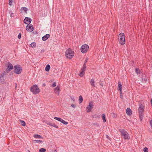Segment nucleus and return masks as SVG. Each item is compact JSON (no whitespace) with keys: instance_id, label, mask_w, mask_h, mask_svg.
Here are the masks:
<instances>
[{"instance_id":"nucleus-1","label":"nucleus","mask_w":152,"mask_h":152,"mask_svg":"<svg viewBox=\"0 0 152 152\" xmlns=\"http://www.w3.org/2000/svg\"><path fill=\"white\" fill-rule=\"evenodd\" d=\"M74 55V53L71 48H69L65 52V56L67 58L70 59L72 58Z\"/></svg>"},{"instance_id":"nucleus-2","label":"nucleus","mask_w":152,"mask_h":152,"mask_svg":"<svg viewBox=\"0 0 152 152\" xmlns=\"http://www.w3.org/2000/svg\"><path fill=\"white\" fill-rule=\"evenodd\" d=\"M144 107L143 104H141L139 105V107L138 109V113L139 115V118L141 121H142L143 118V113L144 112Z\"/></svg>"},{"instance_id":"nucleus-3","label":"nucleus","mask_w":152,"mask_h":152,"mask_svg":"<svg viewBox=\"0 0 152 152\" xmlns=\"http://www.w3.org/2000/svg\"><path fill=\"white\" fill-rule=\"evenodd\" d=\"M5 71H4L1 74V77H4L10 71V62H8L5 64L4 66Z\"/></svg>"},{"instance_id":"nucleus-4","label":"nucleus","mask_w":152,"mask_h":152,"mask_svg":"<svg viewBox=\"0 0 152 152\" xmlns=\"http://www.w3.org/2000/svg\"><path fill=\"white\" fill-rule=\"evenodd\" d=\"M30 91L33 94H35L39 93L40 91V90L39 89L38 86L36 85H34L33 86L30 88Z\"/></svg>"},{"instance_id":"nucleus-5","label":"nucleus","mask_w":152,"mask_h":152,"mask_svg":"<svg viewBox=\"0 0 152 152\" xmlns=\"http://www.w3.org/2000/svg\"><path fill=\"white\" fill-rule=\"evenodd\" d=\"M118 41L121 45H124L125 43L124 34V33H120L118 35Z\"/></svg>"},{"instance_id":"nucleus-6","label":"nucleus","mask_w":152,"mask_h":152,"mask_svg":"<svg viewBox=\"0 0 152 152\" xmlns=\"http://www.w3.org/2000/svg\"><path fill=\"white\" fill-rule=\"evenodd\" d=\"M119 131L121 132L122 136L123 137L124 139H129V136L128 135V133L126 132L125 130L123 129H121L119 130Z\"/></svg>"},{"instance_id":"nucleus-7","label":"nucleus","mask_w":152,"mask_h":152,"mask_svg":"<svg viewBox=\"0 0 152 152\" xmlns=\"http://www.w3.org/2000/svg\"><path fill=\"white\" fill-rule=\"evenodd\" d=\"M22 70V68L19 65H16L14 66V72L17 74H20L21 73Z\"/></svg>"},{"instance_id":"nucleus-8","label":"nucleus","mask_w":152,"mask_h":152,"mask_svg":"<svg viewBox=\"0 0 152 152\" xmlns=\"http://www.w3.org/2000/svg\"><path fill=\"white\" fill-rule=\"evenodd\" d=\"M89 48L87 44L82 45L80 48V50L82 53H86Z\"/></svg>"},{"instance_id":"nucleus-9","label":"nucleus","mask_w":152,"mask_h":152,"mask_svg":"<svg viewBox=\"0 0 152 152\" xmlns=\"http://www.w3.org/2000/svg\"><path fill=\"white\" fill-rule=\"evenodd\" d=\"M26 30L28 31L32 32L33 31L34 27L33 25L32 24H27L26 26Z\"/></svg>"},{"instance_id":"nucleus-10","label":"nucleus","mask_w":152,"mask_h":152,"mask_svg":"<svg viewBox=\"0 0 152 152\" xmlns=\"http://www.w3.org/2000/svg\"><path fill=\"white\" fill-rule=\"evenodd\" d=\"M93 102H90L88 106L86 107V112L87 113L90 112L93 108Z\"/></svg>"},{"instance_id":"nucleus-11","label":"nucleus","mask_w":152,"mask_h":152,"mask_svg":"<svg viewBox=\"0 0 152 152\" xmlns=\"http://www.w3.org/2000/svg\"><path fill=\"white\" fill-rule=\"evenodd\" d=\"M31 19L29 18L26 17L24 20V23L26 24H29L31 22Z\"/></svg>"},{"instance_id":"nucleus-12","label":"nucleus","mask_w":152,"mask_h":152,"mask_svg":"<svg viewBox=\"0 0 152 152\" xmlns=\"http://www.w3.org/2000/svg\"><path fill=\"white\" fill-rule=\"evenodd\" d=\"M60 89V86H58L57 87L55 88L54 89V92L56 94L58 95H59V91Z\"/></svg>"},{"instance_id":"nucleus-13","label":"nucleus","mask_w":152,"mask_h":152,"mask_svg":"<svg viewBox=\"0 0 152 152\" xmlns=\"http://www.w3.org/2000/svg\"><path fill=\"white\" fill-rule=\"evenodd\" d=\"M85 69L82 68L81 69L80 72L79 74V76L80 77H83L85 74Z\"/></svg>"},{"instance_id":"nucleus-14","label":"nucleus","mask_w":152,"mask_h":152,"mask_svg":"<svg viewBox=\"0 0 152 152\" xmlns=\"http://www.w3.org/2000/svg\"><path fill=\"white\" fill-rule=\"evenodd\" d=\"M50 35L48 34H46L45 36H43L42 37V39L44 41L46 40L48 38L50 37Z\"/></svg>"},{"instance_id":"nucleus-15","label":"nucleus","mask_w":152,"mask_h":152,"mask_svg":"<svg viewBox=\"0 0 152 152\" xmlns=\"http://www.w3.org/2000/svg\"><path fill=\"white\" fill-rule=\"evenodd\" d=\"M126 113L128 115H130L132 114V111L129 108H127L126 111Z\"/></svg>"},{"instance_id":"nucleus-16","label":"nucleus","mask_w":152,"mask_h":152,"mask_svg":"<svg viewBox=\"0 0 152 152\" xmlns=\"http://www.w3.org/2000/svg\"><path fill=\"white\" fill-rule=\"evenodd\" d=\"M122 89V86L121 82L119 81L118 82V90H121Z\"/></svg>"},{"instance_id":"nucleus-17","label":"nucleus","mask_w":152,"mask_h":152,"mask_svg":"<svg viewBox=\"0 0 152 152\" xmlns=\"http://www.w3.org/2000/svg\"><path fill=\"white\" fill-rule=\"evenodd\" d=\"M50 69V66L49 64H48L46 66L45 70L46 72H48Z\"/></svg>"},{"instance_id":"nucleus-18","label":"nucleus","mask_w":152,"mask_h":152,"mask_svg":"<svg viewBox=\"0 0 152 152\" xmlns=\"http://www.w3.org/2000/svg\"><path fill=\"white\" fill-rule=\"evenodd\" d=\"M34 137L36 138L42 139L43 137L40 135L37 134H35L34 135Z\"/></svg>"},{"instance_id":"nucleus-19","label":"nucleus","mask_w":152,"mask_h":152,"mask_svg":"<svg viewBox=\"0 0 152 152\" xmlns=\"http://www.w3.org/2000/svg\"><path fill=\"white\" fill-rule=\"evenodd\" d=\"M92 117L94 118H99L100 117V115L95 114L92 116Z\"/></svg>"},{"instance_id":"nucleus-20","label":"nucleus","mask_w":152,"mask_h":152,"mask_svg":"<svg viewBox=\"0 0 152 152\" xmlns=\"http://www.w3.org/2000/svg\"><path fill=\"white\" fill-rule=\"evenodd\" d=\"M91 85L93 87H95V85H94V80L93 79H91Z\"/></svg>"},{"instance_id":"nucleus-21","label":"nucleus","mask_w":152,"mask_h":152,"mask_svg":"<svg viewBox=\"0 0 152 152\" xmlns=\"http://www.w3.org/2000/svg\"><path fill=\"white\" fill-rule=\"evenodd\" d=\"M83 100V99L82 97V96H80L79 97V104H81Z\"/></svg>"},{"instance_id":"nucleus-22","label":"nucleus","mask_w":152,"mask_h":152,"mask_svg":"<svg viewBox=\"0 0 152 152\" xmlns=\"http://www.w3.org/2000/svg\"><path fill=\"white\" fill-rule=\"evenodd\" d=\"M102 118L103 120V122L104 123L106 122V118L105 115L104 114H103L102 115Z\"/></svg>"},{"instance_id":"nucleus-23","label":"nucleus","mask_w":152,"mask_h":152,"mask_svg":"<svg viewBox=\"0 0 152 152\" xmlns=\"http://www.w3.org/2000/svg\"><path fill=\"white\" fill-rule=\"evenodd\" d=\"M54 119L55 120H58V121H59L61 122V121L62 120V119L61 118H58V117H55L54 118Z\"/></svg>"},{"instance_id":"nucleus-24","label":"nucleus","mask_w":152,"mask_h":152,"mask_svg":"<svg viewBox=\"0 0 152 152\" xmlns=\"http://www.w3.org/2000/svg\"><path fill=\"white\" fill-rule=\"evenodd\" d=\"M46 151V150L44 148H41L39 150V152H45Z\"/></svg>"},{"instance_id":"nucleus-25","label":"nucleus","mask_w":152,"mask_h":152,"mask_svg":"<svg viewBox=\"0 0 152 152\" xmlns=\"http://www.w3.org/2000/svg\"><path fill=\"white\" fill-rule=\"evenodd\" d=\"M135 72L137 74H140V71L139 69L136 68Z\"/></svg>"},{"instance_id":"nucleus-26","label":"nucleus","mask_w":152,"mask_h":152,"mask_svg":"<svg viewBox=\"0 0 152 152\" xmlns=\"http://www.w3.org/2000/svg\"><path fill=\"white\" fill-rule=\"evenodd\" d=\"M51 126L56 128L58 127V126L54 123H52Z\"/></svg>"},{"instance_id":"nucleus-27","label":"nucleus","mask_w":152,"mask_h":152,"mask_svg":"<svg viewBox=\"0 0 152 152\" xmlns=\"http://www.w3.org/2000/svg\"><path fill=\"white\" fill-rule=\"evenodd\" d=\"M20 123L22 126H24L26 125V123L24 121H20Z\"/></svg>"},{"instance_id":"nucleus-28","label":"nucleus","mask_w":152,"mask_h":152,"mask_svg":"<svg viewBox=\"0 0 152 152\" xmlns=\"http://www.w3.org/2000/svg\"><path fill=\"white\" fill-rule=\"evenodd\" d=\"M34 141H35V142L38 143H42L43 142V141L42 140H34Z\"/></svg>"},{"instance_id":"nucleus-29","label":"nucleus","mask_w":152,"mask_h":152,"mask_svg":"<svg viewBox=\"0 0 152 152\" xmlns=\"http://www.w3.org/2000/svg\"><path fill=\"white\" fill-rule=\"evenodd\" d=\"M61 122L64 124L65 125H66L68 124V122L64 120H63V119H62Z\"/></svg>"},{"instance_id":"nucleus-30","label":"nucleus","mask_w":152,"mask_h":152,"mask_svg":"<svg viewBox=\"0 0 152 152\" xmlns=\"http://www.w3.org/2000/svg\"><path fill=\"white\" fill-rule=\"evenodd\" d=\"M21 10H24L26 12V11L27 10H28V9L26 7H22V8L21 9Z\"/></svg>"},{"instance_id":"nucleus-31","label":"nucleus","mask_w":152,"mask_h":152,"mask_svg":"<svg viewBox=\"0 0 152 152\" xmlns=\"http://www.w3.org/2000/svg\"><path fill=\"white\" fill-rule=\"evenodd\" d=\"M36 43L35 42H32L31 44V47L32 48L36 46Z\"/></svg>"},{"instance_id":"nucleus-32","label":"nucleus","mask_w":152,"mask_h":152,"mask_svg":"<svg viewBox=\"0 0 152 152\" xmlns=\"http://www.w3.org/2000/svg\"><path fill=\"white\" fill-rule=\"evenodd\" d=\"M148 148L147 147L143 149V151L144 152H148Z\"/></svg>"},{"instance_id":"nucleus-33","label":"nucleus","mask_w":152,"mask_h":152,"mask_svg":"<svg viewBox=\"0 0 152 152\" xmlns=\"http://www.w3.org/2000/svg\"><path fill=\"white\" fill-rule=\"evenodd\" d=\"M86 63H84V64L83 65V67L82 69H86Z\"/></svg>"},{"instance_id":"nucleus-34","label":"nucleus","mask_w":152,"mask_h":152,"mask_svg":"<svg viewBox=\"0 0 152 152\" xmlns=\"http://www.w3.org/2000/svg\"><path fill=\"white\" fill-rule=\"evenodd\" d=\"M56 82H54L53 84H52V85L51 86L52 87H55L56 86Z\"/></svg>"},{"instance_id":"nucleus-35","label":"nucleus","mask_w":152,"mask_h":152,"mask_svg":"<svg viewBox=\"0 0 152 152\" xmlns=\"http://www.w3.org/2000/svg\"><path fill=\"white\" fill-rule=\"evenodd\" d=\"M14 16H15V14L14 13L12 12V13H11L10 15V17H14Z\"/></svg>"},{"instance_id":"nucleus-36","label":"nucleus","mask_w":152,"mask_h":152,"mask_svg":"<svg viewBox=\"0 0 152 152\" xmlns=\"http://www.w3.org/2000/svg\"><path fill=\"white\" fill-rule=\"evenodd\" d=\"M13 68V67L12 64L10 63V70L12 69Z\"/></svg>"},{"instance_id":"nucleus-37","label":"nucleus","mask_w":152,"mask_h":152,"mask_svg":"<svg viewBox=\"0 0 152 152\" xmlns=\"http://www.w3.org/2000/svg\"><path fill=\"white\" fill-rule=\"evenodd\" d=\"M14 0H10V6H11L13 3Z\"/></svg>"},{"instance_id":"nucleus-38","label":"nucleus","mask_w":152,"mask_h":152,"mask_svg":"<svg viewBox=\"0 0 152 152\" xmlns=\"http://www.w3.org/2000/svg\"><path fill=\"white\" fill-rule=\"evenodd\" d=\"M71 106V107L73 108H75L76 107V105L74 104H72Z\"/></svg>"},{"instance_id":"nucleus-39","label":"nucleus","mask_w":152,"mask_h":152,"mask_svg":"<svg viewBox=\"0 0 152 152\" xmlns=\"http://www.w3.org/2000/svg\"><path fill=\"white\" fill-rule=\"evenodd\" d=\"M18 38L19 39H20L21 37V34L20 33H19L18 35Z\"/></svg>"},{"instance_id":"nucleus-40","label":"nucleus","mask_w":152,"mask_h":152,"mask_svg":"<svg viewBox=\"0 0 152 152\" xmlns=\"http://www.w3.org/2000/svg\"><path fill=\"white\" fill-rule=\"evenodd\" d=\"M150 125L151 128H152V120H151L150 121Z\"/></svg>"},{"instance_id":"nucleus-41","label":"nucleus","mask_w":152,"mask_h":152,"mask_svg":"<svg viewBox=\"0 0 152 152\" xmlns=\"http://www.w3.org/2000/svg\"><path fill=\"white\" fill-rule=\"evenodd\" d=\"M17 84L16 83H14V84L13 85V86H15V88H16V87H17Z\"/></svg>"},{"instance_id":"nucleus-42","label":"nucleus","mask_w":152,"mask_h":152,"mask_svg":"<svg viewBox=\"0 0 152 152\" xmlns=\"http://www.w3.org/2000/svg\"><path fill=\"white\" fill-rule=\"evenodd\" d=\"M46 124H47L51 126L52 123L50 122H48L46 123Z\"/></svg>"},{"instance_id":"nucleus-43","label":"nucleus","mask_w":152,"mask_h":152,"mask_svg":"<svg viewBox=\"0 0 152 152\" xmlns=\"http://www.w3.org/2000/svg\"><path fill=\"white\" fill-rule=\"evenodd\" d=\"M120 98H123V96L122 94H120Z\"/></svg>"},{"instance_id":"nucleus-44","label":"nucleus","mask_w":152,"mask_h":152,"mask_svg":"<svg viewBox=\"0 0 152 152\" xmlns=\"http://www.w3.org/2000/svg\"><path fill=\"white\" fill-rule=\"evenodd\" d=\"M99 84L100 86H103V84L102 83V82H100L99 83Z\"/></svg>"},{"instance_id":"nucleus-45","label":"nucleus","mask_w":152,"mask_h":152,"mask_svg":"<svg viewBox=\"0 0 152 152\" xmlns=\"http://www.w3.org/2000/svg\"><path fill=\"white\" fill-rule=\"evenodd\" d=\"M106 137L107 138V139H109V138H110L107 135H106Z\"/></svg>"},{"instance_id":"nucleus-46","label":"nucleus","mask_w":152,"mask_h":152,"mask_svg":"<svg viewBox=\"0 0 152 152\" xmlns=\"http://www.w3.org/2000/svg\"><path fill=\"white\" fill-rule=\"evenodd\" d=\"M88 60V58H86V60L85 61L84 63H86L87 62V61Z\"/></svg>"},{"instance_id":"nucleus-47","label":"nucleus","mask_w":152,"mask_h":152,"mask_svg":"<svg viewBox=\"0 0 152 152\" xmlns=\"http://www.w3.org/2000/svg\"><path fill=\"white\" fill-rule=\"evenodd\" d=\"M120 91V94H122V90H121Z\"/></svg>"},{"instance_id":"nucleus-48","label":"nucleus","mask_w":152,"mask_h":152,"mask_svg":"<svg viewBox=\"0 0 152 152\" xmlns=\"http://www.w3.org/2000/svg\"><path fill=\"white\" fill-rule=\"evenodd\" d=\"M53 152H57V150L56 149L53 151Z\"/></svg>"},{"instance_id":"nucleus-49","label":"nucleus","mask_w":152,"mask_h":152,"mask_svg":"<svg viewBox=\"0 0 152 152\" xmlns=\"http://www.w3.org/2000/svg\"><path fill=\"white\" fill-rule=\"evenodd\" d=\"M44 50L43 49V50H41V53L44 52Z\"/></svg>"},{"instance_id":"nucleus-50","label":"nucleus","mask_w":152,"mask_h":152,"mask_svg":"<svg viewBox=\"0 0 152 152\" xmlns=\"http://www.w3.org/2000/svg\"><path fill=\"white\" fill-rule=\"evenodd\" d=\"M71 98L73 100V101H75V100L73 99L72 98Z\"/></svg>"},{"instance_id":"nucleus-51","label":"nucleus","mask_w":152,"mask_h":152,"mask_svg":"<svg viewBox=\"0 0 152 152\" xmlns=\"http://www.w3.org/2000/svg\"><path fill=\"white\" fill-rule=\"evenodd\" d=\"M71 98L73 100V101H75V100L73 99L72 98Z\"/></svg>"},{"instance_id":"nucleus-52","label":"nucleus","mask_w":152,"mask_h":152,"mask_svg":"<svg viewBox=\"0 0 152 152\" xmlns=\"http://www.w3.org/2000/svg\"><path fill=\"white\" fill-rule=\"evenodd\" d=\"M8 1H9V4L10 5V0H9Z\"/></svg>"},{"instance_id":"nucleus-53","label":"nucleus","mask_w":152,"mask_h":152,"mask_svg":"<svg viewBox=\"0 0 152 152\" xmlns=\"http://www.w3.org/2000/svg\"><path fill=\"white\" fill-rule=\"evenodd\" d=\"M43 85L44 86H45V84H43Z\"/></svg>"},{"instance_id":"nucleus-54","label":"nucleus","mask_w":152,"mask_h":152,"mask_svg":"<svg viewBox=\"0 0 152 152\" xmlns=\"http://www.w3.org/2000/svg\"><path fill=\"white\" fill-rule=\"evenodd\" d=\"M29 152H30L29 151Z\"/></svg>"}]
</instances>
